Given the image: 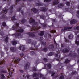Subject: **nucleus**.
<instances>
[{"instance_id":"nucleus-1","label":"nucleus","mask_w":79,"mask_h":79,"mask_svg":"<svg viewBox=\"0 0 79 79\" xmlns=\"http://www.w3.org/2000/svg\"><path fill=\"white\" fill-rule=\"evenodd\" d=\"M29 22L30 24L33 23L32 25V31L33 30V31H37V30L39 29V28H38L37 27V26H38L37 22H35V20H34V19H33L32 18L31 19H30L29 20Z\"/></svg>"},{"instance_id":"nucleus-2","label":"nucleus","mask_w":79,"mask_h":79,"mask_svg":"<svg viewBox=\"0 0 79 79\" xmlns=\"http://www.w3.org/2000/svg\"><path fill=\"white\" fill-rule=\"evenodd\" d=\"M8 12V9L6 8L5 10H2L0 13V19H5L6 18V16L5 15L6 13Z\"/></svg>"},{"instance_id":"nucleus-3","label":"nucleus","mask_w":79,"mask_h":79,"mask_svg":"<svg viewBox=\"0 0 79 79\" xmlns=\"http://www.w3.org/2000/svg\"><path fill=\"white\" fill-rule=\"evenodd\" d=\"M13 60L12 61V64L13 65L14 63H17L18 62H19L20 60H21V58H19L18 57H17L16 58L15 57H14L13 58Z\"/></svg>"},{"instance_id":"nucleus-4","label":"nucleus","mask_w":79,"mask_h":79,"mask_svg":"<svg viewBox=\"0 0 79 79\" xmlns=\"http://www.w3.org/2000/svg\"><path fill=\"white\" fill-rule=\"evenodd\" d=\"M37 44V42L36 41H33V42H32L31 44V45H34V47H35L36 48L35 49H34L32 47H30V50H37V48H38V46L36 45V44Z\"/></svg>"},{"instance_id":"nucleus-5","label":"nucleus","mask_w":79,"mask_h":79,"mask_svg":"<svg viewBox=\"0 0 79 79\" xmlns=\"http://www.w3.org/2000/svg\"><path fill=\"white\" fill-rule=\"evenodd\" d=\"M12 28L14 30H15L16 32H18L20 33H23L24 32V29H18V28L16 27H15L14 26H13Z\"/></svg>"},{"instance_id":"nucleus-6","label":"nucleus","mask_w":79,"mask_h":79,"mask_svg":"<svg viewBox=\"0 0 79 79\" xmlns=\"http://www.w3.org/2000/svg\"><path fill=\"white\" fill-rule=\"evenodd\" d=\"M12 69H13V68H11V67H10L8 68V70L9 72V74L10 76V77L11 76V75H12V71H15L14 69L12 70Z\"/></svg>"},{"instance_id":"nucleus-7","label":"nucleus","mask_w":79,"mask_h":79,"mask_svg":"<svg viewBox=\"0 0 79 79\" xmlns=\"http://www.w3.org/2000/svg\"><path fill=\"white\" fill-rule=\"evenodd\" d=\"M35 32H28L26 33L27 34H28L29 35V37H35V35L34 34Z\"/></svg>"},{"instance_id":"nucleus-8","label":"nucleus","mask_w":79,"mask_h":79,"mask_svg":"<svg viewBox=\"0 0 79 79\" xmlns=\"http://www.w3.org/2000/svg\"><path fill=\"white\" fill-rule=\"evenodd\" d=\"M72 29V27H70V26L66 27L64 28V29L61 30V32H64V31L66 30H68L69 29Z\"/></svg>"},{"instance_id":"nucleus-9","label":"nucleus","mask_w":79,"mask_h":79,"mask_svg":"<svg viewBox=\"0 0 79 79\" xmlns=\"http://www.w3.org/2000/svg\"><path fill=\"white\" fill-rule=\"evenodd\" d=\"M29 66H30V63L29 62H27L24 66L25 70H27L29 68Z\"/></svg>"},{"instance_id":"nucleus-10","label":"nucleus","mask_w":79,"mask_h":79,"mask_svg":"<svg viewBox=\"0 0 79 79\" xmlns=\"http://www.w3.org/2000/svg\"><path fill=\"white\" fill-rule=\"evenodd\" d=\"M13 35H15V38H19V37L21 35V33H15L13 34Z\"/></svg>"},{"instance_id":"nucleus-11","label":"nucleus","mask_w":79,"mask_h":79,"mask_svg":"<svg viewBox=\"0 0 79 79\" xmlns=\"http://www.w3.org/2000/svg\"><path fill=\"white\" fill-rule=\"evenodd\" d=\"M39 10L41 11H43V12H45L47 11V8L45 7H41Z\"/></svg>"},{"instance_id":"nucleus-12","label":"nucleus","mask_w":79,"mask_h":79,"mask_svg":"<svg viewBox=\"0 0 79 79\" xmlns=\"http://www.w3.org/2000/svg\"><path fill=\"white\" fill-rule=\"evenodd\" d=\"M76 23H77V21H76V20L74 19H73L70 21V24H76Z\"/></svg>"},{"instance_id":"nucleus-13","label":"nucleus","mask_w":79,"mask_h":79,"mask_svg":"<svg viewBox=\"0 0 79 79\" xmlns=\"http://www.w3.org/2000/svg\"><path fill=\"white\" fill-rule=\"evenodd\" d=\"M69 56H70L71 57H75L76 56V54L75 53L73 54L72 52H71L69 54Z\"/></svg>"},{"instance_id":"nucleus-14","label":"nucleus","mask_w":79,"mask_h":79,"mask_svg":"<svg viewBox=\"0 0 79 79\" xmlns=\"http://www.w3.org/2000/svg\"><path fill=\"white\" fill-rule=\"evenodd\" d=\"M20 50H22V51H24L25 50V46H20L19 48Z\"/></svg>"},{"instance_id":"nucleus-15","label":"nucleus","mask_w":79,"mask_h":79,"mask_svg":"<svg viewBox=\"0 0 79 79\" xmlns=\"http://www.w3.org/2000/svg\"><path fill=\"white\" fill-rule=\"evenodd\" d=\"M62 52L64 53H68V52H69V50L67 48H65L62 50Z\"/></svg>"},{"instance_id":"nucleus-16","label":"nucleus","mask_w":79,"mask_h":79,"mask_svg":"<svg viewBox=\"0 0 79 79\" xmlns=\"http://www.w3.org/2000/svg\"><path fill=\"white\" fill-rule=\"evenodd\" d=\"M14 6H15V5H12L10 7V13H11V14L13 13V7H14Z\"/></svg>"},{"instance_id":"nucleus-17","label":"nucleus","mask_w":79,"mask_h":79,"mask_svg":"<svg viewBox=\"0 0 79 79\" xmlns=\"http://www.w3.org/2000/svg\"><path fill=\"white\" fill-rule=\"evenodd\" d=\"M45 66H47V68L49 69H50L52 67V65L50 63H48L47 64H44Z\"/></svg>"},{"instance_id":"nucleus-18","label":"nucleus","mask_w":79,"mask_h":79,"mask_svg":"<svg viewBox=\"0 0 79 79\" xmlns=\"http://www.w3.org/2000/svg\"><path fill=\"white\" fill-rule=\"evenodd\" d=\"M48 48H49L50 50H52L54 48V45L53 44H51L48 46Z\"/></svg>"},{"instance_id":"nucleus-19","label":"nucleus","mask_w":79,"mask_h":79,"mask_svg":"<svg viewBox=\"0 0 79 79\" xmlns=\"http://www.w3.org/2000/svg\"><path fill=\"white\" fill-rule=\"evenodd\" d=\"M33 13H36L38 12V10L35 8H33L31 9Z\"/></svg>"},{"instance_id":"nucleus-20","label":"nucleus","mask_w":79,"mask_h":79,"mask_svg":"<svg viewBox=\"0 0 79 79\" xmlns=\"http://www.w3.org/2000/svg\"><path fill=\"white\" fill-rule=\"evenodd\" d=\"M35 5L37 6H43L44 3H36Z\"/></svg>"},{"instance_id":"nucleus-21","label":"nucleus","mask_w":79,"mask_h":79,"mask_svg":"<svg viewBox=\"0 0 79 79\" xmlns=\"http://www.w3.org/2000/svg\"><path fill=\"white\" fill-rule=\"evenodd\" d=\"M45 34V33L44 32V31H40V33H38L39 35H40V36H43L44 35V34Z\"/></svg>"},{"instance_id":"nucleus-22","label":"nucleus","mask_w":79,"mask_h":79,"mask_svg":"<svg viewBox=\"0 0 79 79\" xmlns=\"http://www.w3.org/2000/svg\"><path fill=\"white\" fill-rule=\"evenodd\" d=\"M59 3V1L58 0H54L53 1V4L55 5H58Z\"/></svg>"},{"instance_id":"nucleus-23","label":"nucleus","mask_w":79,"mask_h":79,"mask_svg":"<svg viewBox=\"0 0 79 79\" xmlns=\"http://www.w3.org/2000/svg\"><path fill=\"white\" fill-rule=\"evenodd\" d=\"M5 63V60L3 59L1 61H0V66L4 64Z\"/></svg>"},{"instance_id":"nucleus-24","label":"nucleus","mask_w":79,"mask_h":79,"mask_svg":"<svg viewBox=\"0 0 79 79\" xmlns=\"http://www.w3.org/2000/svg\"><path fill=\"white\" fill-rule=\"evenodd\" d=\"M74 37V35L72 34L68 36V38L69 39H72Z\"/></svg>"},{"instance_id":"nucleus-25","label":"nucleus","mask_w":79,"mask_h":79,"mask_svg":"<svg viewBox=\"0 0 79 79\" xmlns=\"http://www.w3.org/2000/svg\"><path fill=\"white\" fill-rule=\"evenodd\" d=\"M39 73H34L32 75V76L34 77H37V76H39Z\"/></svg>"},{"instance_id":"nucleus-26","label":"nucleus","mask_w":79,"mask_h":79,"mask_svg":"<svg viewBox=\"0 0 79 79\" xmlns=\"http://www.w3.org/2000/svg\"><path fill=\"white\" fill-rule=\"evenodd\" d=\"M41 45H43L44 46H45V45H46V43L45 42H44L43 41H41Z\"/></svg>"},{"instance_id":"nucleus-27","label":"nucleus","mask_w":79,"mask_h":79,"mask_svg":"<svg viewBox=\"0 0 79 79\" xmlns=\"http://www.w3.org/2000/svg\"><path fill=\"white\" fill-rule=\"evenodd\" d=\"M12 44L13 45H16L17 44V42L16 41H13L12 42Z\"/></svg>"},{"instance_id":"nucleus-28","label":"nucleus","mask_w":79,"mask_h":79,"mask_svg":"<svg viewBox=\"0 0 79 79\" xmlns=\"http://www.w3.org/2000/svg\"><path fill=\"white\" fill-rule=\"evenodd\" d=\"M41 50L43 52H47V51L48 50V49L47 48H44L42 49Z\"/></svg>"},{"instance_id":"nucleus-29","label":"nucleus","mask_w":79,"mask_h":79,"mask_svg":"<svg viewBox=\"0 0 79 79\" xmlns=\"http://www.w3.org/2000/svg\"><path fill=\"white\" fill-rule=\"evenodd\" d=\"M70 62V60H69L68 59H67L65 60L64 63H69Z\"/></svg>"},{"instance_id":"nucleus-30","label":"nucleus","mask_w":79,"mask_h":79,"mask_svg":"<svg viewBox=\"0 0 79 79\" xmlns=\"http://www.w3.org/2000/svg\"><path fill=\"white\" fill-rule=\"evenodd\" d=\"M4 41L6 43H8V37H6Z\"/></svg>"},{"instance_id":"nucleus-31","label":"nucleus","mask_w":79,"mask_h":79,"mask_svg":"<svg viewBox=\"0 0 79 79\" xmlns=\"http://www.w3.org/2000/svg\"><path fill=\"white\" fill-rule=\"evenodd\" d=\"M10 50L12 52H15V48L13 47H11L10 48Z\"/></svg>"},{"instance_id":"nucleus-32","label":"nucleus","mask_w":79,"mask_h":79,"mask_svg":"<svg viewBox=\"0 0 79 79\" xmlns=\"http://www.w3.org/2000/svg\"><path fill=\"white\" fill-rule=\"evenodd\" d=\"M26 21V20L25 19H23L21 20V23L22 24H24L25 22Z\"/></svg>"},{"instance_id":"nucleus-33","label":"nucleus","mask_w":79,"mask_h":79,"mask_svg":"<svg viewBox=\"0 0 79 79\" xmlns=\"http://www.w3.org/2000/svg\"><path fill=\"white\" fill-rule=\"evenodd\" d=\"M42 26L43 27H45L47 26V24L45 23H44L41 24Z\"/></svg>"},{"instance_id":"nucleus-34","label":"nucleus","mask_w":79,"mask_h":79,"mask_svg":"<svg viewBox=\"0 0 79 79\" xmlns=\"http://www.w3.org/2000/svg\"><path fill=\"white\" fill-rule=\"evenodd\" d=\"M15 17H16V15H14L11 18V19L12 20H16L17 19L15 18Z\"/></svg>"},{"instance_id":"nucleus-35","label":"nucleus","mask_w":79,"mask_h":79,"mask_svg":"<svg viewBox=\"0 0 79 79\" xmlns=\"http://www.w3.org/2000/svg\"><path fill=\"white\" fill-rule=\"evenodd\" d=\"M74 29H76L79 31V26H77L76 27H74Z\"/></svg>"},{"instance_id":"nucleus-36","label":"nucleus","mask_w":79,"mask_h":79,"mask_svg":"<svg viewBox=\"0 0 79 79\" xmlns=\"http://www.w3.org/2000/svg\"><path fill=\"white\" fill-rule=\"evenodd\" d=\"M43 60L44 61V62H48V59L46 58H44L43 59Z\"/></svg>"},{"instance_id":"nucleus-37","label":"nucleus","mask_w":79,"mask_h":79,"mask_svg":"<svg viewBox=\"0 0 79 79\" xmlns=\"http://www.w3.org/2000/svg\"><path fill=\"white\" fill-rule=\"evenodd\" d=\"M2 25L4 27H5V26H6V23L4 22H3L2 23Z\"/></svg>"},{"instance_id":"nucleus-38","label":"nucleus","mask_w":79,"mask_h":79,"mask_svg":"<svg viewBox=\"0 0 79 79\" xmlns=\"http://www.w3.org/2000/svg\"><path fill=\"white\" fill-rule=\"evenodd\" d=\"M51 76H53L55 74V72L53 71H51Z\"/></svg>"},{"instance_id":"nucleus-39","label":"nucleus","mask_w":79,"mask_h":79,"mask_svg":"<svg viewBox=\"0 0 79 79\" xmlns=\"http://www.w3.org/2000/svg\"><path fill=\"white\" fill-rule=\"evenodd\" d=\"M59 79H64V75H62L60 76V77L59 78Z\"/></svg>"},{"instance_id":"nucleus-40","label":"nucleus","mask_w":79,"mask_h":79,"mask_svg":"<svg viewBox=\"0 0 79 79\" xmlns=\"http://www.w3.org/2000/svg\"><path fill=\"white\" fill-rule=\"evenodd\" d=\"M54 54V53L53 52H50L48 54V56H52Z\"/></svg>"},{"instance_id":"nucleus-41","label":"nucleus","mask_w":79,"mask_h":79,"mask_svg":"<svg viewBox=\"0 0 79 79\" xmlns=\"http://www.w3.org/2000/svg\"><path fill=\"white\" fill-rule=\"evenodd\" d=\"M77 74V72L76 71H74V72H72L71 74L72 75H74V74Z\"/></svg>"},{"instance_id":"nucleus-42","label":"nucleus","mask_w":79,"mask_h":79,"mask_svg":"<svg viewBox=\"0 0 79 79\" xmlns=\"http://www.w3.org/2000/svg\"><path fill=\"white\" fill-rule=\"evenodd\" d=\"M58 8H62L63 7V4H60L58 5Z\"/></svg>"},{"instance_id":"nucleus-43","label":"nucleus","mask_w":79,"mask_h":79,"mask_svg":"<svg viewBox=\"0 0 79 79\" xmlns=\"http://www.w3.org/2000/svg\"><path fill=\"white\" fill-rule=\"evenodd\" d=\"M27 42L28 44H30L31 43V40L28 39L27 40Z\"/></svg>"},{"instance_id":"nucleus-44","label":"nucleus","mask_w":79,"mask_h":79,"mask_svg":"<svg viewBox=\"0 0 79 79\" xmlns=\"http://www.w3.org/2000/svg\"><path fill=\"white\" fill-rule=\"evenodd\" d=\"M34 51H30V54L31 55H34Z\"/></svg>"},{"instance_id":"nucleus-45","label":"nucleus","mask_w":79,"mask_h":79,"mask_svg":"<svg viewBox=\"0 0 79 79\" xmlns=\"http://www.w3.org/2000/svg\"><path fill=\"white\" fill-rule=\"evenodd\" d=\"M1 76L2 79H5V75H4V74H1Z\"/></svg>"},{"instance_id":"nucleus-46","label":"nucleus","mask_w":79,"mask_h":79,"mask_svg":"<svg viewBox=\"0 0 79 79\" xmlns=\"http://www.w3.org/2000/svg\"><path fill=\"white\" fill-rule=\"evenodd\" d=\"M33 70L34 71H37V69H36L35 67H33Z\"/></svg>"},{"instance_id":"nucleus-47","label":"nucleus","mask_w":79,"mask_h":79,"mask_svg":"<svg viewBox=\"0 0 79 79\" xmlns=\"http://www.w3.org/2000/svg\"><path fill=\"white\" fill-rule=\"evenodd\" d=\"M15 24L16 26L18 27H19V23H18L17 22H16Z\"/></svg>"},{"instance_id":"nucleus-48","label":"nucleus","mask_w":79,"mask_h":79,"mask_svg":"<svg viewBox=\"0 0 79 79\" xmlns=\"http://www.w3.org/2000/svg\"><path fill=\"white\" fill-rule=\"evenodd\" d=\"M52 22H55V23L57 21V20L56 19H52Z\"/></svg>"},{"instance_id":"nucleus-49","label":"nucleus","mask_w":79,"mask_h":79,"mask_svg":"<svg viewBox=\"0 0 79 79\" xmlns=\"http://www.w3.org/2000/svg\"><path fill=\"white\" fill-rule=\"evenodd\" d=\"M1 73H7V71L5 70H4V71L2 70L1 71Z\"/></svg>"},{"instance_id":"nucleus-50","label":"nucleus","mask_w":79,"mask_h":79,"mask_svg":"<svg viewBox=\"0 0 79 79\" xmlns=\"http://www.w3.org/2000/svg\"><path fill=\"white\" fill-rule=\"evenodd\" d=\"M76 13L77 14H78V15H77V18H79V10L77 11Z\"/></svg>"},{"instance_id":"nucleus-51","label":"nucleus","mask_w":79,"mask_h":79,"mask_svg":"<svg viewBox=\"0 0 79 79\" xmlns=\"http://www.w3.org/2000/svg\"><path fill=\"white\" fill-rule=\"evenodd\" d=\"M20 56L21 57H23L24 56V53H22V54H20Z\"/></svg>"},{"instance_id":"nucleus-52","label":"nucleus","mask_w":79,"mask_h":79,"mask_svg":"<svg viewBox=\"0 0 79 79\" xmlns=\"http://www.w3.org/2000/svg\"><path fill=\"white\" fill-rule=\"evenodd\" d=\"M75 44L77 45H79V42L77 41V40L75 41Z\"/></svg>"},{"instance_id":"nucleus-53","label":"nucleus","mask_w":79,"mask_h":79,"mask_svg":"<svg viewBox=\"0 0 79 79\" xmlns=\"http://www.w3.org/2000/svg\"><path fill=\"white\" fill-rule=\"evenodd\" d=\"M66 4L67 5V6H69L70 5V2H66Z\"/></svg>"},{"instance_id":"nucleus-54","label":"nucleus","mask_w":79,"mask_h":79,"mask_svg":"<svg viewBox=\"0 0 79 79\" xmlns=\"http://www.w3.org/2000/svg\"><path fill=\"white\" fill-rule=\"evenodd\" d=\"M39 40L40 41H42V40H43V37H41L40 38Z\"/></svg>"},{"instance_id":"nucleus-55","label":"nucleus","mask_w":79,"mask_h":79,"mask_svg":"<svg viewBox=\"0 0 79 79\" xmlns=\"http://www.w3.org/2000/svg\"><path fill=\"white\" fill-rule=\"evenodd\" d=\"M39 75L40 78H41V77H44V75L41 74H39Z\"/></svg>"},{"instance_id":"nucleus-56","label":"nucleus","mask_w":79,"mask_h":79,"mask_svg":"<svg viewBox=\"0 0 79 79\" xmlns=\"http://www.w3.org/2000/svg\"><path fill=\"white\" fill-rule=\"evenodd\" d=\"M35 64H39V60H36L35 62Z\"/></svg>"},{"instance_id":"nucleus-57","label":"nucleus","mask_w":79,"mask_h":79,"mask_svg":"<svg viewBox=\"0 0 79 79\" xmlns=\"http://www.w3.org/2000/svg\"><path fill=\"white\" fill-rule=\"evenodd\" d=\"M26 77H27V79H30L29 77H30V75H26Z\"/></svg>"},{"instance_id":"nucleus-58","label":"nucleus","mask_w":79,"mask_h":79,"mask_svg":"<svg viewBox=\"0 0 79 79\" xmlns=\"http://www.w3.org/2000/svg\"><path fill=\"white\" fill-rule=\"evenodd\" d=\"M54 43L55 45H58L57 43H56V41H55V39H54Z\"/></svg>"},{"instance_id":"nucleus-59","label":"nucleus","mask_w":79,"mask_h":79,"mask_svg":"<svg viewBox=\"0 0 79 79\" xmlns=\"http://www.w3.org/2000/svg\"><path fill=\"white\" fill-rule=\"evenodd\" d=\"M21 10V8L19 7V9H17V11H20Z\"/></svg>"},{"instance_id":"nucleus-60","label":"nucleus","mask_w":79,"mask_h":79,"mask_svg":"<svg viewBox=\"0 0 79 79\" xmlns=\"http://www.w3.org/2000/svg\"><path fill=\"white\" fill-rule=\"evenodd\" d=\"M19 71H20V73H23V72H24V71L23 70H19Z\"/></svg>"},{"instance_id":"nucleus-61","label":"nucleus","mask_w":79,"mask_h":79,"mask_svg":"<svg viewBox=\"0 0 79 79\" xmlns=\"http://www.w3.org/2000/svg\"><path fill=\"white\" fill-rule=\"evenodd\" d=\"M55 57H58V54H55Z\"/></svg>"},{"instance_id":"nucleus-62","label":"nucleus","mask_w":79,"mask_h":79,"mask_svg":"<svg viewBox=\"0 0 79 79\" xmlns=\"http://www.w3.org/2000/svg\"><path fill=\"white\" fill-rule=\"evenodd\" d=\"M44 2H48V0H44Z\"/></svg>"},{"instance_id":"nucleus-63","label":"nucleus","mask_w":79,"mask_h":79,"mask_svg":"<svg viewBox=\"0 0 79 79\" xmlns=\"http://www.w3.org/2000/svg\"><path fill=\"white\" fill-rule=\"evenodd\" d=\"M40 18H42V19H44V17L43 16H40Z\"/></svg>"},{"instance_id":"nucleus-64","label":"nucleus","mask_w":79,"mask_h":79,"mask_svg":"<svg viewBox=\"0 0 79 79\" xmlns=\"http://www.w3.org/2000/svg\"><path fill=\"white\" fill-rule=\"evenodd\" d=\"M21 13L22 15H24V12H23V11H21Z\"/></svg>"}]
</instances>
